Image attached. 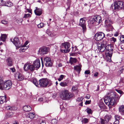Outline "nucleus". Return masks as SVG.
<instances>
[{
	"label": "nucleus",
	"instance_id": "473e14b6",
	"mask_svg": "<svg viewBox=\"0 0 124 124\" xmlns=\"http://www.w3.org/2000/svg\"><path fill=\"white\" fill-rule=\"evenodd\" d=\"M110 118V116L107 115L105 117L104 120L106 121V122H108Z\"/></svg>",
	"mask_w": 124,
	"mask_h": 124
},
{
	"label": "nucleus",
	"instance_id": "39448f33",
	"mask_svg": "<svg viewBox=\"0 0 124 124\" xmlns=\"http://www.w3.org/2000/svg\"><path fill=\"white\" fill-rule=\"evenodd\" d=\"M101 21V18L100 16H95L91 19L89 25L90 26H91L93 25H98Z\"/></svg>",
	"mask_w": 124,
	"mask_h": 124
},
{
	"label": "nucleus",
	"instance_id": "cd10ccee",
	"mask_svg": "<svg viewBox=\"0 0 124 124\" xmlns=\"http://www.w3.org/2000/svg\"><path fill=\"white\" fill-rule=\"evenodd\" d=\"M35 69V68L34 65L29 64V70L31 72H33Z\"/></svg>",
	"mask_w": 124,
	"mask_h": 124
},
{
	"label": "nucleus",
	"instance_id": "37998d69",
	"mask_svg": "<svg viewBox=\"0 0 124 124\" xmlns=\"http://www.w3.org/2000/svg\"><path fill=\"white\" fill-rule=\"evenodd\" d=\"M84 98L82 97H80L78 98L77 99V101H82L83 100Z\"/></svg>",
	"mask_w": 124,
	"mask_h": 124
},
{
	"label": "nucleus",
	"instance_id": "20e7f679",
	"mask_svg": "<svg viewBox=\"0 0 124 124\" xmlns=\"http://www.w3.org/2000/svg\"><path fill=\"white\" fill-rule=\"evenodd\" d=\"M113 47L111 45H108L106 46V53L107 54V55L106 57V59L108 58V60L107 61L110 62L111 61V58L112 56Z\"/></svg>",
	"mask_w": 124,
	"mask_h": 124
},
{
	"label": "nucleus",
	"instance_id": "b1692460",
	"mask_svg": "<svg viewBox=\"0 0 124 124\" xmlns=\"http://www.w3.org/2000/svg\"><path fill=\"white\" fill-rule=\"evenodd\" d=\"M6 109L8 110H15L17 109V108L14 106H8L6 107Z\"/></svg>",
	"mask_w": 124,
	"mask_h": 124
},
{
	"label": "nucleus",
	"instance_id": "9b49d317",
	"mask_svg": "<svg viewBox=\"0 0 124 124\" xmlns=\"http://www.w3.org/2000/svg\"><path fill=\"white\" fill-rule=\"evenodd\" d=\"M105 35V34L102 32L97 33L95 34V39L97 41L101 40L104 37Z\"/></svg>",
	"mask_w": 124,
	"mask_h": 124
},
{
	"label": "nucleus",
	"instance_id": "052dcab7",
	"mask_svg": "<svg viewBox=\"0 0 124 124\" xmlns=\"http://www.w3.org/2000/svg\"><path fill=\"white\" fill-rule=\"evenodd\" d=\"M46 33L49 36L51 35V32L48 30H47L46 31Z\"/></svg>",
	"mask_w": 124,
	"mask_h": 124
},
{
	"label": "nucleus",
	"instance_id": "f8f14e48",
	"mask_svg": "<svg viewBox=\"0 0 124 124\" xmlns=\"http://www.w3.org/2000/svg\"><path fill=\"white\" fill-rule=\"evenodd\" d=\"M44 62L46 67H51L52 66L53 63L50 57H46L44 58Z\"/></svg>",
	"mask_w": 124,
	"mask_h": 124
},
{
	"label": "nucleus",
	"instance_id": "f704fd0d",
	"mask_svg": "<svg viewBox=\"0 0 124 124\" xmlns=\"http://www.w3.org/2000/svg\"><path fill=\"white\" fill-rule=\"evenodd\" d=\"M96 44L98 49L101 48L103 46L102 43L99 42H97Z\"/></svg>",
	"mask_w": 124,
	"mask_h": 124
},
{
	"label": "nucleus",
	"instance_id": "3c124183",
	"mask_svg": "<svg viewBox=\"0 0 124 124\" xmlns=\"http://www.w3.org/2000/svg\"><path fill=\"white\" fill-rule=\"evenodd\" d=\"M88 121V119L87 118H84L83 120V121L85 123H87Z\"/></svg>",
	"mask_w": 124,
	"mask_h": 124
},
{
	"label": "nucleus",
	"instance_id": "2eb2a0df",
	"mask_svg": "<svg viewBox=\"0 0 124 124\" xmlns=\"http://www.w3.org/2000/svg\"><path fill=\"white\" fill-rule=\"evenodd\" d=\"M15 78L17 80L21 81L24 79V76L22 74L18 72L15 75Z\"/></svg>",
	"mask_w": 124,
	"mask_h": 124
},
{
	"label": "nucleus",
	"instance_id": "7ed1b4c3",
	"mask_svg": "<svg viewBox=\"0 0 124 124\" xmlns=\"http://www.w3.org/2000/svg\"><path fill=\"white\" fill-rule=\"evenodd\" d=\"M73 96V94L69 92L68 90H64L62 91L60 94V98L63 100L69 99Z\"/></svg>",
	"mask_w": 124,
	"mask_h": 124
},
{
	"label": "nucleus",
	"instance_id": "5701e85b",
	"mask_svg": "<svg viewBox=\"0 0 124 124\" xmlns=\"http://www.w3.org/2000/svg\"><path fill=\"white\" fill-rule=\"evenodd\" d=\"M107 44V43L106 42L105 43H103V46L101 47V48L98 49L101 52H103L104 50H106V46L105 45Z\"/></svg>",
	"mask_w": 124,
	"mask_h": 124
},
{
	"label": "nucleus",
	"instance_id": "774afa93",
	"mask_svg": "<svg viewBox=\"0 0 124 124\" xmlns=\"http://www.w3.org/2000/svg\"><path fill=\"white\" fill-rule=\"evenodd\" d=\"M13 124H18V123L17 121H15L14 122Z\"/></svg>",
	"mask_w": 124,
	"mask_h": 124
},
{
	"label": "nucleus",
	"instance_id": "393cba45",
	"mask_svg": "<svg viewBox=\"0 0 124 124\" xmlns=\"http://www.w3.org/2000/svg\"><path fill=\"white\" fill-rule=\"evenodd\" d=\"M6 61L7 64L8 66H10L12 65V61L11 58H8L7 59Z\"/></svg>",
	"mask_w": 124,
	"mask_h": 124
},
{
	"label": "nucleus",
	"instance_id": "aec40b11",
	"mask_svg": "<svg viewBox=\"0 0 124 124\" xmlns=\"http://www.w3.org/2000/svg\"><path fill=\"white\" fill-rule=\"evenodd\" d=\"M31 107L29 106H25L23 107V109L24 111L25 112L30 111L31 110Z\"/></svg>",
	"mask_w": 124,
	"mask_h": 124
},
{
	"label": "nucleus",
	"instance_id": "a19ab883",
	"mask_svg": "<svg viewBox=\"0 0 124 124\" xmlns=\"http://www.w3.org/2000/svg\"><path fill=\"white\" fill-rule=\"evenodd\" d=\"M71 3V1L70 0H68L67 1V4L68 6V9L69 8L70 6Z\"/></svg>",
	"mask_w": 124,
	"mask_h": 124
},
{
	"label": "nucleus",
	"instance_id": "c756f323",
	"mask_svg": "<svg viewBox=\"0 0 124 124\" xmlns=\"http://www.w3.org/2000/svg\"><path fill=\"white\" fill-rule=\"evenodd\" d=\"M35 114L33 113H29L28 116L31 119H33L35 116Z\"/></svg>",
	"mask_w": 124,
	"mask_h": 124
},
{
	"label": "nucleus",
	"instance_id": "864d4df0",
	"mask_svg": "<svg viewBox=\"0 0 124 124\" xmlns=\"http://www.w3.org/2000/svg\"><path fill=\"white\" fill-rule=\"evenodd\" d=\"M90 73V71L89 70H87L85 71V74H89Z\"/></svg>",
	"mask_w": 124,
	"mask_h": 124
},
{
	"label": "nucleus",
	"instance_id": "bb28decb",
	"mask_svg": "<svg viewBox=\"0 0 124 124\" xmlns=\"http://www.w3.org/2000/svg\"><path fill=\"white\" fill-rule=\"evenodd\" d=\"M119 112L121 113L124 115V106L122 105L120 106L119 108Z\"/></svg>",
	"mask_w": 124,
	"mask_h": 124
},
{
	"label": "nucleus",
	"instance_id": "9d476101",
	"mask_svg": "<svg viewBox=\"0 0 124 124\" xmlns=\"http://www.w3.org/2000/svg\"><path fill=\"white\" fill-rule=\"evenodd\" d=\"M106 16H105V23L106 26L108 28L112 29L113 27L111 25V23L112 22L110 21V20L109 19V16L108 14H107L106 13H105Z\"/></svg>",
	"mask_w": 124,
	"mask_h": 124
},
{
	"label": "nucleus",
	"instance_id": "69168bd1",
	"mask_svg": "<svg viewBox=\"0 0 124 124\" xmlns=\"http://www.w3.org/2000/svg\"><path fill=\"white\" fill-rule=\"evenodd\" d=\"M85 98L88 99H89V98H90V96H89V95H87V96H86V97H85Z\"/></svg>",
	"mask_w": 124,
	"mask_h": 124
},
{
	"label": "nucleus",
	"instance_id": "dca6fc26",
	"mask_svg": "<svg viewBox=\"0 0 124 124\" xmlns=\"http://www.w3.org/2000/svg\"><path fill=\"white\" fill-rule=\"evenodd\" d=\"M33 65L35 68L39 69L40 67V63L39 60H36L33 62Z\"/></svg>",
	"mask_w": 124,
	"mask_h": 124
},
{
	"label": "nucleus",
	"instance_id": "2f4dec72",
	"mask_svg": "<svg viewBox=\"0 0 124 124\" xmlns=\"http://www.w3.org/2000/svg\"><path fill=\"white\" fill-rule=\"evenodd\" d=\"M33 83L37 87H38L39 82L37 80V79H34L33 81Z\"/></svg>",
	"mask_w": 124,
	"mask_h": 124
},
{
	"label": "nucleus",
	"instance_id": "13d9d810",
	"mask_svg": "<svg viewBox=\"0 0 124 124\" xmlns=\"http://www.w3.org/2000/svg\"><path fill=\"white\" fill-rule=\"evenodd\" d=\"M28 42L27 41H26L24 43V44L23 45H22V46H26L27 45V44H28Z\"/></svg>",
	"mask_w": 124,
	"mask_h": 124
},
{
	"label": "nucleus",
	"instance_id": "c85d7f7f",
	"mask_svg": "<svg viewBox=\"0 0 124 124\" xmlns=\"http://www.w3.org/2000/svg\"><path fill=\"white\" fill-rule=\"evenodd\" d=\"M77 60L76 58H73L72 57L70 58V62L71 64H72L74 63H75L76 62Z\"/></svg>",
	"mask_w": 124,
	"mask_h": 124
},
{
	"label": "nucleus",
	"instance_id": "6e6d98bb",
	"mask_svg": "<svg viewBox=\"0 0 124 124\" xmlns=\"http://www.w3.org/2000/svg\"><path fill=\"white\" fill-rule=\"evenodd\" d=\"M119 120H116L114 123V124H119Z\"/></svg>",
	"mask_w": 124,
	"mask_h": 124
},
{
	"label": "nucleus",
	"instance_id": "09e8293b",
	"mask_svg": "<svg viewBox=\"0 0 124 124\" xmlns=\"http://www.w3.org/2000/svg\"><path fill=\"white\" fill-rule=\"evenodd\" d=\"M2 23L4 24H8V22L5 20H3L1 21Z\"/></svg>",
	"mask_w": 124,
	"mask_h": 124
},
{
	"label": "nucleus",
	"instance_id": "c9c22d12",
	"mask_svg": "<svg viewBox=\"0 0 124 124\" xmlns=\"http://www.w3.org/2000/svg\"><path fill=\"white\" fill-rule=\"evenodd\" d=\"M51 123L52 124H57V120L55 119H53L52 120Z\"/></svg>",
	"mask_w": 124,
	"mask_h": 124
},
{
	"label": "nucleus",
	"instance_id": "5fc2aeb1",
	"mask_svg": "<svg viewBox=\"0 0 124 124\" xmlns=\"http://www.w3.org/2000/svg\"><path fill=\"white\" fill-rule=\"evenodd\" d=\"M91 102V100L90 101H86L85 102V104H89Z\"/></svg>",
	"mask_w": 124,
	"mask_h": 124
},
{
	"label": "nucleus",
	"instance_id": "6e6552de",
	"mask_svg": "<svg viewBox=\"0 0 124 124\" xmlns=\"http://www.w3.org/2000/svg\"><path fill=\"white\" fill-rule=\"evenodd\" d=\"M113 6L115 10L120 9L123 8L124 7V4L123 2L121 1L115 2Z\"/></svg>",
	"mask_w": 124,
	"mask_h": 124
},
{
	"label": "nucleus",
	"instance_id": "1a4fd4ad",
	"mask_svg": "<svg viewBox=\"0 0 124 124\" xmlns=\"http://www.w3.org/2000/svg\"><path fill=\"white\" fill-rule=\"evenodd\" d=\"M10 40L18 48L22 46V43L19 41L18 37H15L13 39H11Z\"/></svg>",
	"mask_w": 124,
	"mask_h": 124
},
{
	"label": "nucleus",
	"instance_id": "ea45409f",
	"mask_svg": "<svg viewBox=\"0 0 124 124\" xmlns=\"http://www.w3.org/2000/svg\"><path fill=\"white\" fill-rule=\"evenodd\" d=\"M110 41L113 43H114L116 41V39L114 37H112L110 39Z\"/></svg>",
	"mask_w": 124,
	"mask_h": 124
},
{
	"label": "nucleus",
	"instance_id": "f257e3e1",
	"mask_svg": "<svg viewBox=\"0 0 124 124\" xmlns=\"http://www.w3.org/2000/svg\"><path fill=\"white\" fill-rule=\"evenodd\" d=\"M118 93L121 94H122L123 93L121 90L117 89L116 90ZM120 96L118 95L117 94H114L112 92L109 93L107 94L103 98L104 101L105 103L108 106L110 105L113 106L116 104L118 101L120 99Z\"/></svg>",
	"mask_w": 124,
	"mask_h": 124
},
{
	"label": "nucleus",
	"instance_id": "0e129e2a",
	"mask_svg": "<svg viewBox=\"0 0 124 124\" xmlns=\"http://www.w3.org/2000/svg\"><path fill=\"white\" fill-rule=\"evenodd\" d=\"M22 47H23V48L24 49V50L25 51L28 48V46H22Z\"/></svg>",
	"mask_w": 124,
	"mask_h": 124
},
{
	"label": "nucleus",
	"instance_id": "49530a36",
	"mask_svg": "<svg viewBox=\"0 0 124 124\" xmlns=\"http://www.w3.org/2000/svg\"><path fill=\"white\" fill-rule=\"evenodd\" d=\"M115 120H118L120 118V116L118 115H116L115 116Z\"/></svg>",
	"mask_w": 124,
	"mask_h": 124
},
{
	"label": "nucleus",
	"instance_id": "412c9836",
	"mask_svg": "<svg viewBox=\"0 0 124 124\" xmlns=\"http://www.w3.org/2000/svg\"><path fill=\"white\" fill-rule=\"evenodd\" d=\"M29 63L28 62H27L24 65L23 69L24 71H27L29 70Z\"/></svg>",
	"mask_w": 124,
	"mask_h": 124
},
{
	"label": "nucleus",
	"instance_id": "f3484780",
	"mask_svg": "<svg viewBox=\"0 0 124 124\" xmlns=\"http://www.w3.org/2000/svg\"><path fill=\"white\" fill-rule=\"evenodd\" d=\"M34 12L35 14L38 16H40L42 14V10L40 8H36V9L34 10Z\"/></svg>",
	"mask_w": 124,
	"mask_h": 124
},
{
	"label": "nucleus",
	"instance_id": "a18cd8bd",
	"mask_svg": "<svg viewBox=\"0 0 124 124\" xmlns=\"http://www.w3.org/2000/svg\"><path fill=\"white\" fill-rule=\"evenodd\" d=\"M19 51L20 53H22L23 52H24L25 51L23 47H22L19 49Z\"/></svg>",
	"mask_w": 124,
	"mask_h": 124
},
{
	"label": "nucleus",
	"instance_id": "423d86ee",
	"mask_svg": "<svg viewBox=\"0 0 124 124\" xmlns=\"http://www.w3.org/2000/svg\"><path fill=\"white\" fill-rule=\"evenodd\" d=\"M61 47V48L63 49L61 50V51L63 53H67L70 51V49L69 48L70 47V45L68 42H65L62 43Z\"/></svg>",
	"mask_w": 124,
	"mask_h": 124
},
{
	"label": "nucleus",
	"instance_id": "338daca9",
	"mask_svg": "<svg viewBox=\"0 0 124 124\" xmlns=\"http://www.w3.org/2000/svg\"><path fill=\"white\" fill-rule=\"evenodd\" d=\"M40 124H46L45 121H42L41 122Z\"/></svg>",
	"mask_w": 124,
	"mask_h": 124
},
{
	"label": "nucleus",
	"instance_id": "4be33fe9",
	"mask_svg": "<svg viewBox=\"0 0 124 124\" xmlns=\"http://www.w3.org/2000/svg\"><path fill=\"white\" fill-rule=\"evenodd\" d=\"M7 35L6 34H2L0 37V40L3 41H5L6 39Z\"/></svg>",
	"mask_w": 124,
	"mask_h": 124
},
{
	"label": "nucleus",
	"instance_id": "e2e57ef3",
	"mask_svg": "<svg viewBox=\"0 0 124 124\" xmlns=\"http://www.w3.org/2000/svg\"><path fill=\"white\" fill-rule=\"evenodd\" d=\"M13 114V113L12 112H10L9 113L8 115H9V117H11V115H12Z\"/></svg>",
	"mask_w": 124,
	"mask_h": 124
},
{
	"label": "nucleus",
	"instance_id": "a878e982",
	"mask_svg": "<svg viewBox=\"0 0 124 124\" xmlns=\"http://www.w3.org/2000/svg\"><path fill=\"white\" fill-rule=\"evenodd\" d=\"M6 101V97L5 96H0V104H2Z\"/></svg>",
	"mask_w": 124,
	"mask_h": 124
},
{
	"label": "nucleus",
	"instance_id": "8fccbe9b",
	"mask_svg": "<svg viewBox=\"0 0 124 124\" xmlns=\"http://www.w3.org/2000/svg\"><path fill=\"white\" fill-rule=\"evenodd\" d=\"M56 34L55 33H51V35H50V36L51 37H54L56 36Z\"/></svg>",
	"mask_w": 124,
	"mask_h": 124
},
{
	"label": "nucleus",
	"instance_id": "de8ad7c7",
	"mask_svg": "<svg viewBox=\"0 0 124 124\" xmlns=\"http://www.w3.org/2000/svg\"><path fill=\"white\" fill-rule=\"evenodd\" d=\"M123 71L122 70H120L119 71H118V76H120V75L121 74L123 73Z\"/></svg>",
	"mask_w": 124,
	"mask_h": 124
},
{
	"label": "nucleus",
	"instance_id": "f03ea898",
	"mask_svg": "<svg viewBox=\"0 0 124 124\" xmlns=\"http://www.w3.org/2000/svg\"><path fill=\"white\" fill-rule=\"evenodd\" d=\"M12 83L10 80L3 81V78L0 77V89L1 90H8L11 88Z\"/></svg>",
	"mask_w": 124,
	"mask_h": 124
},
{
	"label": "nucleus",
	"instance_id": "603ef678",
	"mask_svg": "<svg viewBox=\"0 0 124 124\" xmlns=\"http://www.w3.org/2000/svg\"><path fill=\"white\" fill-rule=\"evenodd\" d=\"M120 39L123 42H124V35L120 37Z\"/></svg>",
	"mask_w": 124,
	"mask_h": 124
},
{
	"label": "nucleus",
	"instance_id": "4468645a",
	"mask_svg": "<svg viewBox=\"0 0 124 124\" xmlns=\"http://www.w3.org/2000/svg\"><path fill=\"white\" fill-rule=\"evenodd\" d=\"M85 19L84 18H81L79 24V25L82 27L84 32L86 30L85 20Z\"/></svg>",
	"mask_w": 124,
	"mask_h": 124
},
{
	"label": "nucleus",
	"instance_id": "4d7b16f0",
	"mask_svg": "<svg viewBox=\"0 0 124 124\" xmlns=\"http://www.w3.org/2000/svg\"><path fill=\"white\" fill-rule=\"evenodd\" d=\"M10 69L12 72H14L16 70L14 68H11Z\"/></svg>",
	"mask_w": 124,
	"mask_h": 124
},
{
	"label": "nucleus",
	"instance_id": "79ce46f5",
	"mask_svg": "<svg viewBox=\"0 0 124 124\" xmlns=\"http://www.w3.org/2000/svg\"><path fill=\"white\" fill-rule=\"evenodd\" d=\"M5 2L2 0H0V5L5 6Z\"/></svg>",
	"mask_w": 124,
	"mask_h": 124
},
{
	"label": "nucleus",
	"instance_id": "bf43d9fd",
	"mask_svg": "<svg viewBox=\"0 0 124 124\" xmlns=\"http://www.w3.org/2000/svg\"><path fill=\"white\" fill-rule=\"evenodd\" d=\"M72 90H75L77 89V87L76 86H73L72 87Z\"/></svg>",
	"mask_w": 124,
	"mask_h": 124
},
{
	"label": "nucleus",
	"instance_id": "e433bc0d",
	"mask_svg": "<svg viewBox=\"0 0 124 124\" xmlns=\"http://www.w3.org/2000/svg\"><path fill=\"white\" fill-rule=\"evenodd\" d=\"M108 122H106L104 119H101V124H108Z\"/></svg>",
	"mask_w": 124,
	"mask_h": 124
},
{
	"label": "nucleus",
	"instance_id": "4c0bfd02",
	"mask_svg": "<svg viewBox=\"0 0 124 124\" xmlns=\"http://www.w3.org/2000/svg\"><path fill=\"white\" fill-rule=\"evenodd\" d=\"M86 112L88 114H91L92 113V110L91 109L87 108L86 109Z\"/></svg>",
	"mask_w": 124,
	"mask_h": 124
},
{
	"label": "nucleus",
	"instance_id": "ddd939ff",
	"mask_svg": "<svg viewBox=\"0 0 124 124\" xmlns=\"http://www.w3.org/2000/svg\"><path fill=\"white\" fill-rule=\"evenodd\" d=\"M49 48L46 47H43L40 48L39 50L38 54L43 55L46 54L48 52Z\"/></svg>",
	"mask_w": 124,
	"mask_h": 124
},
{
	"label": "nucleus",
	"instance_id": "0eeeda50",
	"mask_svg": "<svg viewBox=\"0 0 124 124\" xmlns=\"http://www.w3.org/2000/svg\"><path fill=\"white\" fill-rule=\"evenodd\" d=\"M51 81L50 80L46 78H42L39 80V85L42 87H46L48 85H50L52 84Z\"/></svg>",
	"mask_w": 124,
	"mask_h": 124
},
{
	"label": "nucleus",
	"instance_id": "a211bd4d",
	"mask_svg": "<svg viewBox=\"0 0 124 124\" xmlns=\"http://www.w3.org/2000/svg\"><path fill=\"white\" fill-rule=\"evenodd\" d=\"M69 82L68 80H65L63 82H61L59 84L62 86L65 87L68 86V84Z\"/></svg>",
	"mask_w": 124,
	"mask_h": 124
},
{
	"label": "nucleus",
	"instance_id": "58836bf2",
	"mask_svg": "<svg viewBox=\"0 0 124 124\" xmlns=\"http://www.w3.org/2000/svg\"><path fill=\"white\" fill-rule=\"evenodd\" d=\"M38 26L39 28H41L44 26V24L43 23H40L38 25Z\"/></svg>",
	"mask_w": 124,
	"mask_h": 124
},
{
	"label": "nucleus",
	"instance_id": "c03bdc74",
	"mask_svg": "<svg viewBox=\"0 0 124 124\" xmlns=\"http://www.w3.org/2000/svg\"><path fill=\"white\" fill-rule=\"evenodd\" d=\"M31 17L30 14H25L24 15V16L23 17V18H27L28 17Z\"/></svg>",
	"mask_w": 124,
	"mask_h": 124
},
{
	"label": "nucleus",
	"instance_id": "6ab92c4d",
	"mask_svg": "<svg viewBox=\"0 0 124 124\" xmlns=\"http://www.w3.org/2000/svg\"><path fill=\"white\" fill-rule=\"evenodd\" d=\"M81 65H76L74 66V69L75 70L78 72L79 74L80 73V72L81 70Z\"/></svg>",
	"mask_w": 124,
	"mask_h": 124
},
{
	"label": "nucleus",
	"instance_id": "7c9ffc66",
	"mask_svg": "<svg viewBox=\"0 0 124 124\" xmlns=\"http://www.w3.org/2000/svg\"><path fill=\"white\" fill-rule=\"evenodd\" d=\"M13 3L10 2H5L4 6L10 7L13 6Z\"/></svg>",
	"mask_w": 124,
	"mask_h": 124
},
{
	"label": "nucleus",
	"instance_id": "72a5a7b5",
	"mask_svg": "<svg viewBox=\"0 0 124 124\" xmlns=\"http://www.w3.org/2000/svg\"><path fill=\"white\" fill-rule=\"evenodd\" d=\"M65 77V76L62 75H61L60 76L59 78L58 79V80L59 81H61L63 79L64 77Z\"/></svg>",
	"mask_w": 124,
	"mask_h": 124
},
{
	"label": "nucleus",
	"instance_id": "680f3d73",
	"mask_svg": "<svg viewBox=\"0 0 124 124\" xmlns=\"http://www.w3.org/2000/svg\"><path fill=\"white\" fill-rule=\"evenodd\" d=\"M99 74L98 72H95L94 74V76L95 77H97Z\"/></svg>",
	"mask_w": 124,
	"mask_h": 124
}]
</instances>
